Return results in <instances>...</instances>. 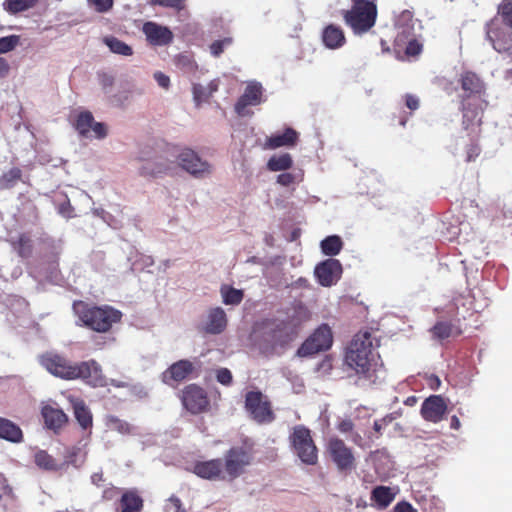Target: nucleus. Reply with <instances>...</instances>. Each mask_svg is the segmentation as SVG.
<instances>
[{"mask_svg": "<svg viewBox=\"0 0 512 512\" xmlns=\"http://www.w3.org/2000/svg\"><path fill=\"white\" fill-rule=\"evenodd\" d=\"M42 366L51 374L63 379H82L92 387H105L108 379L103 375L101 365L95 360L72 363L66 358L48 353L40 359Z\"/></svg>", "mask_w": 512, "mask_h": 512, "instance_id": "f257e3e1", "label": "nucleus"}, {"mask_svg": "<svg viewBox=\"0 0 512 512\" xmlns=\"http://www.w3.org/2000/svg\"><path fill=\"white\" fill-rule=\"evenodd\" d=\"M379 341L368 330L353 336L344 353V364L359 378L370 379L376 371Z\"/></svg>", "mask_w": 512, "mask_h": 512, "instance_id": "f03ea898", "label": "nucleus"}, {"mask_svg": "<svg viewBox=\"0 0 512 512\" xmlns=\"http://www.w3.org/2000/svg\"><path fill=\"white\" fill-rule=\"evenodd\" d=\"M74 310L85 326L97 332L109 331L112 325L122 318V313L119 310L107 305L89 307L79 302L74 304Z\"/></svg>", "mask_w": 512, "mask_h": 512, "instance_id": "7ed1b4c3", "label": "nucleus"}, {"mask_svg": "<svg viewBox=\"0 0 512 512\" xmlns=\"http://www.w3.org/2000/svg\"><path fill=\"white\" fill-rule=\"evenodd\" d=\"M162 152L169 161H177L178 165L195 178H204L212 173V166L190 148H179L165 144Z\"/></svg>", "mask_w": 512, "mask_h": 512, "instance_id": "20e7f679", "label": "nucleus"}, {"mask_svg": "<svg viewBox=\"0 0 512 512\" xmlns=\"http://www.w3.org/2000/svg\"><path fill=\"white\" fill-rule=\"evenodd\" d=\"M344 21L355 34L368 32L377 19V6L374 0L353 2L351 9L343 14Z\"/></svg>", "mask_w": 512, "mask_h": 512, "instance_id": "39448f33", "label": "nucleus"}, {"mask_svg": "<svg viewBox=\"0 0 512 512\" xmlns=\"http://www.w3.org/2000/svg\"><path fill=\"white\" fill-rule=\"evenodd\" d=\"M222 461L226 480L238 478L253 462V444L245 441L242 446L231 447L225 452Z\"/></svg>", "mask_w": 512, "mask_h": 512, "instance_id": "423d86ee", "label": "nucleus"}, {"mask_svg": "<svg viewBox=\"0 0 512 512\" xmlns=\"http://www.w3.org/2000/svg\"><path fill=\"white\" fill-rule=\"evenodd\" d=\"M261 326V346L267 351L276 352L278 348L284 349L294 339V333L286 321L271 319L264 321Z\"/></svg>", "mask_w": 512, "mask_h": 512, "instance_id": "0eeeda50", "label": "nucleus"}, {"mask_svg": "<svg viewBox=\"0 0 512 512\" xmlns=\"http://www.w3.org/2000/svg\"><path fill=\"white\" fill-rule=\"evenodd\" d=\"M289 440L294 452L304 464L315 465L318 462V449L307 427L295 426Z\"/></svg>", "mask_w": 512, "mask_h": 512, "instance_id": "6e6552de", "label": "nucleus"}, {"mask_svg": "<svg viewBox=\"0 0 512 512\" xmlns=\"http://www.w3.org/2000/svg\"><path fill=\"white\" fill-rule=\"evenodd\" d=\"M244 407L250 418L260 425L272 423L276 418L268 396L259 390L246 393Z\"/></svg>", "mask_w": 512, "mask_h": 512, "instance_id": "1a4fd4ad", "label": "nucleus"}, {"mask_svg": "<svg viewBox=\"0 0 512 512\" xmlns=\"http://www.w3.org/2000/svg\"><path fill=\"white\" fill-rule=\"evenodd\" d=\"M333 343V335L327 324L319 326L298 348L297 356L309 357L328 350Z\"/></svg>", "mask_w": 512, "mask_h": 512, "instance_id": "9d476101", "label": "nucleus"}, {"mask_svg": "<svg viewBox=\"0 0 512 512\" xmlns=\"http://www.w3.org/2000/svg\"><path fill=\"white\" fill-rule=\"evenodd\" d=\"M181 402L191 414L205 413L210 408V399L204 388L197 384H189L181 393Z\"/></svg>", "mask_w": 512, "mask_h": 512, "instance_id": "9b49d317", "label": "nucleus"}, {"mask_svg": "<svg viewBox=\"0 0 512 512\" xmlns=\"http://www.w3.org/2000/svg\"><path fill=\"white\" fill-rule=\"evenodd\" d=\"M74 127L81 137L86 139H104L108 130L104 123L95 121L90 111H80L75 119Z\"/></svg>", "mask_w": 512, "mask_h": 512, "instance_id": "f8f14e48", "label": "nucleus"}, {"mask_svg": "<svg viewBox=\"0 0 512 512\" xmlns=\"http://www.w3.org/2000/svg\"><path fill=\"white\" fill-rule=\"evenodd\" d=\"M327 451L339 471L347 472L355 468L354 454L345 442L339 438H331Z\"/></svg>", "mask_w": 512, "mask_h": 512, "instance_id": "ddd939ff", "label": "nucleus"}, {"mask_svg": "<svg viewBox=\"0 0 512 512\" xmlns=\"http://www.w3.org/2000/svg\"><path fill=\"white\" fill-rule=\"evenodd\" d=\"M447 409L446 401L441 395H431L423 401L420 414L428 422L439 423L444 419Z\"/></svg>", "mask_w": 512, "mask_h": 512, "instance_id": "4468645a", "label": "nucleus"}, {"mask_svg": "<svg viewBox=\"0 0 512 512\" xmlns=\"http://www.w3.org/2000/svg\"><path fill=\"white\" fill-rule=\"evenodd\" d=\"M342 275V265L339 260L329 258L319 263L315 268V276L324 287L335 284Z\"/></svg>", "mask_w": 512, "mask_h": 512, "instance_id": "2eb2a0df", "label": "nucleus"}, {"mask_svg": "<svg viewBox=\"0 0 512 512\" xmlns=\"http://www.w3.org/2000/svg\"><path fill=\"white\" fill-rule=\"evenodd\" d=\"M462 103V112H463V120L462 125L465 130H471V133L474 134L473 138H478L480 134V125L482 123V107H479L475 104H471L470 102H465V97L461 100Z\"/></svg>", "mask_w": 512, "mask_h": 512, "instance_id": "dca6fc26", "label": "nucleus"}, {"mask_svg": "<svg viewBox=\"0 0 512 512\" xmlns=\"http://www.w3.org/2000/svg\"><path fill=\"white\" fill-rule=\"evenodd\" d=\"M193 472L198 477L207 480H226L221 458L198 461L194 464Z\"/></svg>", "mask_w": 512, "mask_h": 512, "instance_id": "f3484780", "label": "nucleus"}, {"mask_svg": "<svg viewBox=\"0 0 512 512\" xmlns=\"http://www.w3.org/2000/svg\"><path fill=\"white\" fill-rule=\"evenodd\" d=\"M459 83L461 85L464 94L462 99L465 97V102H469V99L480 100L482 93L484 92V83L478 77V75L471 71H466L461 74Z\"/></svg>", "mask_w": 512, "mask_h": 512, "instance_id": "a211bd4d", "label": "nucleus"}, {"mask_svg": "<svg viewBox=\"0 0 512 512\" xmlns=\"http://www.w3.org/2000/svg\"><path fill=\"white\" fill-rule=\"evenodd\" d=\"M487 37L498 52L512 49V32L492 21L487 28Z\"/></svg>", "mask_w": 512, "mask_h": 512, "instance_id": "6ab92c4d", "label": "nucleus"}, {"mask_svg": "<svg viewBox=\"0 0 512 512\" xmlns=\"http://www.w3.org/2000/svg\"><path fill=\"white\" fill-rule=\"evenodd\" d=\"M41 414L45 425L53 431L60 430L68 421V416L53 402L42 403Z\"/></svg>", "mask_w": 512, "mask_h": 512, "instance_id": "aec40b11", "label": "nucleus"}, {"mask_svg": "<svg viewBox=\"0 0 512 512\" xmlns=\"http://www.w3.org/2000/svg\"><path fill=\"white\" fill-rule=\"evenodd\" d=\"M262 86L259 83H251L247 85L244 93L240 96L235 104V111L239 115H244L248 106H256L261 103Z\"/></svg>", "mask_w": 512, "mask_h": 512, "instance_id": "412c9836", "label": "nucleus"}, {"mask_svg": "<svg viewBox=\"0 0 512 512\" xmlns=\"http://www.w3.org/2000/svg\"><path fill=\"white\" fill-rule=\"evenodd\" d=\"M195 371L194 364L189 360H179L172 364L164 373V380L181 382L190 378Z\"/></svg>", "mask_w": 512, "mask_h": 512, "instance_id": "4be33fe9", "label": "nucleus"}, {"mask_svg": "<svg viewBox=\"0 0 512 512\" xmlns=\"http://www.w3.org/2000/svg\"><path fill=\"white\" fill-rule=\"evenodd\" d=\"M298 141V133L293 128H286L282 134H274L266 138L265 147L276 149L283 146H294Z\"/></svg>", "mask_w": 512, "mask_h": 512, "instance_id": "5701e85b", "label": "nucleus"}, {"mask_svg": "<svg viewBox=\"0 0 512 512\" xmlns=\"http://www.w3.org/2000/svg\"><path fill=\"white\" fill-rule=\"evenodd\" d=\"M74 417L84 430L92 427V413L85 402L79 398H69Z\"/></svg>", "mask_w": 512, "mask_h": 512, "instance_id": "b1692460", "label": "nucleus"}, {"mask_svg": "<svg viewBox=\"0 0 512 512\" xmlns=\"http://www.w3.org/2000/svg\"><path fill=\"white\" fill-rule=\"evenodd\" d=\"M322 41L329 49H338L346 43L343 30L334 24H330L323 29Z\"/></svg>", "mask_w": 512, "mask_h": 512, "instance_id": "393cba45", "label": "nucleus"}, {"mask_svg": "<svg viewBox=\"0 0 512 512\" xmlns=\"http://www.w3.org/2000/svg\"><path fill=\"white\" fill-rule=\"evenodd\" d=\"M226 326L227 317L225 311L220 307L211 309L208 314L206 331L211 334H219L224 331Z\"/></svg>", "mask_w": 512, "mask_h": 512, "instance_id": "a878e982", "label": "nucleus"}, {"mask_svg": "<svg viewBox=\"0 0 512 512\" xmlns=\"http://www.w3.org/2000/svg\"><path fill=\"white\" fill-rule=\"evenodd\" d=\"M396 494L390 487L376 486L371 492V501L379 508H387L395 499Z\"/></svg>", "mask_w": 512, "mask_h": 512, "instance_id": "bb28decb", "label": "nucleus"}, {"mask_svg": "<svg viewBox=\"0 0 512 512\" xmlns=\"http://www.w3.org/2000/svg\"><path fill=\"white\" fill-rule=\"evenodd\" d=\"M143 506L141 497L134 490L125 491L120 499V512H140Z\"/></svg>", "mask_w": 512, "mask_h": 512, "instance_id": "cd10ccee", "label": "nucleus"}, {"mask_svg": "<svg viewBox=\"0 0 512 512\" xmlns=\"http://www.w3.org/2000/svg\"><path fill=\"white\" fill-rule=\"evenodd\" d=\"M0 438L13 443H19L23 439V433L18 425L0 417Z\"/></svg>", "mask_w": 512, "mask_h": 512, "instance_id": "c85d7f7f", "label": "nucleus"}, {"mask_svg": "<svg viewBox=\"0 0 512 512\" xmlns=\"http://www.w3.org/2000/svg\"><path fill=\"white\" fill-rule=\"evenodd\" d=\"M431 333L434 338L438 340H444L453 335L458 336L462 333V331L460 328L456 327L450 322L438 321L431 328Z\"/></svg>", "mask_w": 512, "mask_h": 512, "instance_id": "c756f323", "label": "nucleus"}, {"mask_svg": "<svg viewBox=\"0 0 512 512\" xmlns=\"http://www.w3.org/2000/svg\"><path fill=\"white\" fill-rule=\"evenodd\" d=\"M293 160L290 154L284 153L279 156H272L267 163V168L270 171H285L292 167Z\"/></svg>", "mask_w": 512, "mask_h": 512, "instance_id": "7c9ffc66", "label": "nucleus"}, {"mask_svg": "<svg viewBox=\"0 0 512 512\" xmlns=\"http://www.w3.org/2000/svg\"><path fill=\"white\" fill-rule=\"evenodd\" d=\"M220 292L225 305H239L244 298L243 290L236 289L232 286L223 285Z\"/></svg>", "mask_w": 512, "mask_h": 512, "instance_id": "2f4dec72", "label": "nucleus"}, {"mask_svg": "<svg viewBox=\"0 0 512 512\" xmlns=\"http://www.w3.org/2000/svg\"><path fill=\"white\" fill-rule=\"evenodd\" d=\"M342 247L343 242L337 235L328 236L321 241L322 252L327 256H335L339 254Z\"/></svg>", "mask_w": 512, "mask_h": 512, "instance_id": "473e14b6", "label": "nucleus"}, {"mask_svg": "<svg viewBox=\"0 0 512 512\" xmlns=\"http://www.w3.org/2000/svg\"><path fill=\"white\" fill-rule=\"evenodd\" d=\"M36 0H5L4 9L10 13H19L31 8Z\"/></svg>", "mask_w": 512, "mask_h": 512, "instance_id": "72a5a7b5", "label": "nucleus"}, {"mask_svg": "<svg viewBox=\"0 0 512 512\" xmlns=\"http://www.w3.org/2000/svg\"><path fill=\"white\" fill-rule=\"evenodd\" d=\"M398 416L399 414L397 412H393L385 415L381 419L375 420L373 424L374 433L370 437L378 439L380 436H382V431L394 420H396Z\"/></svg>", "mask_w": 512, "mask_h": 512, "instance_id": "f704fd0d", "label": "nucleus"}, {"mask_svg": "<svg viewBox=\"0 0 512 512\" xmlns=\"http://www.w3.org/2000/svg\"><path fill=\"white\" fill-rule=\"evenodd\" d=\"M105 43L113 53L124 56L132 55V48L117 38L107 37Z\"/></svg>", "mask_w": 512, "mask_h": 512, "instance_id": "c9c22d12", "label": "nucleus"}, {"mask_svg": "<svg viewBox=\"0 0 512 512\" xmlns=\"http://www.w3.org/2000/svg\"><path fill=\"white\" fill-rule=\"evenodd\" d=\"M143 33L151 45H160V27L158 25L152 22H146L143 25Z\"/></svg>", "mask_w": 512, "mask_h": 512, "instance_id": "e433bc0d", "label": "nucleus"}, {"mask_svg": "<svg viewBox=\"0 0 512 512\" xmlns=\"http://www.w3.org/2000/svg\"><path fill=\"white\" fill-rule=\"evenodd\" d=\"M498 15L503 24L512 29V0H502L498 6Z\"/></svg>", "mask_w": 512, "mask_h": 512, "instance_id": "4c0bfd02", "label": "nucleus"}, {"mask_svg": "<svg viewBox=\"0 0 512 512\" xmlns=\"http://www.w3.org/2000/svg\"><path fill=\"white\" fill-rule=\"evenodd\" d=\"M85 461V453L79 447L71 448L66 456L65 463L72 465L76 468L80 467Z\"/></svg>", "mask_w": 512, "mask_h": 512, "instance_id": "58836bf2", "label": "nucleus"}, {"mask_svg": "<svg viewBox=\"0 0 512 512\" xmlns=\"http://www.w3.org/2000/svg\"><path fill=\"white\" fill-rule=\"evenodd\" d=\"M35 462L39 467L44 468L46 470L57 469V465L54 459L45 451H39L38 453H36Z\"/></svg>", "mask_w": 512, "mask_h": 512, "instance_id": "ea45409f", "label": "nucleus"}, {"mask_svg": "<svg viewBox=\"0 0 512 512\" xmlns=\"http://www.w3.org/2000/svg\"><path fill=\"white\" fill-rule=\"evenodd\" d=\"M233 43L232 37H225L223 39L215 40L209 46L210 53L214 57H219L225 50Z\"/></svg>", "mask_w": 512, "mask_h": 512, "instance_id": "a19ab883", "label": "nucleus"}, {"mask_svg": "<svg viewBox=\"0 0 512 512\" xmlns=\"http://www.w3.org/2000/svg\"><path fill=\"white\" fill-rule=\"evenodd\" d=\"M207 92V87H204L201 84H193V100L197 107H199L202 103L209 101L210 95H207Z\"/></svg>", "mask_w": 512, "mask_h": 512, "instance_id": "79ce46f5", "label": "nucleus"}, {"mask_svg": "<svg viewBox=\"0 0 512 512\" xmlns=\"http://www.w3.org/2000/svg\"><path fill=\"white\" fill-rule=\"evenodd\" d=\"M20 42V37L10 35L0 38V54L12 51Z\"/></svg>", "mask_w": 512, "mask_h": 512, "instance_id": "37998d69", "label": "nucleus"}, {"mask_svg": "<svg viewBox=\"0 0 512 512\" xmlns=\"http://www.w3.org/2000/svg\"><path fill=\"white\" fill-rule=\"evenodd\" d=\"M21 177V171L18 168L11 169L8 173L4 174L1 181V186L8 188Z\"/></svg>", "mask_w": 512, "mask_h": 512, "instance_id": "c03bdc74", "label": "nucleus"}, {"mask_svg": "<svg viewBox=\"0 0 512 512\" xmlns=\"http://www.w3.org/2000/svg\"><path fill=\"white\" fill-rule=\"evenodd\" d=\"M141 159L143 161H146L145 164L142 165L141 167V174L144 175V176H149V177H156L157 174H158V164L157 162H153V163H150L148 161V159H146L143 155L141 156Z\"/></svg>", "mask_w": 512, "mask_h": 512, "instance_id": "a18cd8bd", "label": "nucleus"}, {"mask_svg": "<svg viewBox=\"0 0 512 512\" xmlns=\"http://www.w3.org/2000/svg\"><path fill=\"white\" fill-rule=\"evenodd\" d=\"M108 425L111 429L117 430L118 432H120L122 434L130 432L129 424L120 419H117L115 417L109 418Z\"/></svg>", "mask_w": 512, "mask_h": 512, "instance_id": "49530a36", "label": "nucleus"}, {"mask_svg": "<svg viewBox=\"0 0 512 512\" xmlns=\"http://www.w3.org/2000/svg\"><path fill=\"white\" fill-rule=\"evenodd\" d=\"M89 5L93 6L94 9L99 13L109 11L113 6V0H87Z\"/></svg>", "mask_w": 512, "mask_h": 512, "instance_id": "de8ad7c7", "label": "nucleus"}, {"mask_svg": "<svg viewBox=\"0 0 512 512\" xmlns=\"http://www.w3.org/2000/svg\"><path fill=\"white\" fill-rule=\"evenodd\" d=\"M216 379L222 385L229 386L232 383L233 376L229 369L220 368L217 370Z\"/></svg>", "mask_w": 512, "mask_h": 512, "instance_id": "09e8293b", "label": "nucleus"}, {"mask_svg": "<svg viewBox=\"0 0 512 512\" xmlns=\"http://www.w3.org/2000/svg\"><path fill=\"white\" fill-rule=\"evenodd\" d=\"M166 512H187L184 508H182L181 500L177 497H171L168 499L165 505Z\"/></svg>", "mask_w": 512, "mask_h": 512, "instance_id": "8fccbe9b", "label": "nucleus"}, {"mask_svg": "<svg viewBox=\"0 0 512 512\" xmlns=\"http://www.w3.org/2000/svg\"><path fill=\"white\" fill-rule=\"evenodd\" d=\"M108 384H111V385H113L115 387L129 388L130 392L132 394H135V395H138V396H142V392H143L142 388H137L136 386L132 387L126 381H119V380L111 379V380H108Z\"/></svg>", "mask_w": 512, "mask_h": 512, "instance_id": "3c124183", "label": "nucleus"}, {"mask_svg": "<svg viewBox=\"0 0 512 512\" xmlns=\"http://www.w3.org/2000/svg\"><path fill=\"white\" fill-rule=\"evenodd\" d=\"M422 51V45L417 40H411L408 42L405 53L408 56H417Z\"/></svg>", "mask_w": 512, "mask_h": 512, "instance_id": "603ef678", "label": "nucleus"}, {"mask_svg": "<svg viewBox=\"0 0 512 512\" xmlns=\"http://www.w3.org/2000/svg\"><path fill=\"white\" fill-rule=\"evenodd\" d=\"M481 149L478 143L472 142L468 147L466 151V160L468 162L474 161L480 154Z\"/></svg>", "mask_w": 512, "mask_h": 512, "instance_id": "864d4df0", "label": "nucleus"}, {"mask_svg": "<svg viewBox=\"0 0 512 512\" xmlns=\"http://www.w3.org/2000/svg\"><path fill=\"white\" fill-rule=\"evenodd\" d=\"M405 106L411 111H415L420 106L419 98L413 94H405L404 96Z\"/></svg>", "mask_w": 512, "mask_h": 512, "instance_id": "5fc2aeb1", "label": "nucleus"}, {"mask_svg": "<svg viewBox=\"0 0 512 512\" xmlns=\"http://www.w3.org/2000/svg\"><path fill=\"white\" fill-rule=\"evenodd\" d=\"M13 497V490L8 485L6 478L0 474V499L3 497Z\"/></svg>", "mask_w": 512, "mask_h": 512, "instance_id": "6e6d98bb", "label": "nucleus"}, {"mask_svg": "<svg viewBox=\"0 0 512 512\" xmlns=\"http://www.w3.org/2000/svg\"><path fill=\"white\" fill-rule=\"evenodd\" d=\"M295 182V176L292 173L285 172L277 176V183L282 186H290Z\"/></svg>", "mask_w": 512, "mask_h": 512, "instance_id": "4d7b16f0", "label": "nucleus"}, {"mask_svg": "<svg viewBox=\"0 0 512 512\" xmlns=\"http://www.w3.org/2000/svg\"><path fill=\"white\" fill-rule=\"evenodd\" d=\"M162 6L181 11L186 8V0H162Z\"/></svg>", "mask_w": 512, "mask_h": 512, "instance_id": "13d9d810", "label": "nucleus"}, {"mask_svg": "<svg viewBox=\"0 0 512 512\" xmlns=\"http://www.w3.org/2000/svg\"><path fill=\"white\" fill-rule=\"evenodd\" d=\"M31 253V246L29 244V240L26 238H20V247H19V254L22 257H27Z\"/></svg>", "mask_w": 512, "mask_h": 512, "instance_id": "bf43d9fd", "label": "nucleus"}, {"mask_svg": "<svg viewBox=\"0 0 512 512\" xmlns=\"http://www.w3.org/2000/svg\"><path fill=\"white\" fill-rule=\"evenodd\" d=\"M394 512H416V510L410 503L402 501L396 504Z\"/></svg>", "mask_w": 512, "mask_h": 512, "instance_id": "052dcab7", "label": "nucleus"}, {"mask_svg": "<svg viewBox=\"0 0 512 512\" xmlns=\"http://www.w3.org/2000/svg\"><path fill=\"white\" fill-rule=\"evenodd\" d=\"M353 428H354V424H353L352 420H350V419H344L338 425V429L342 433L351 432L353 430Z\"/></svg>", "mask_w": 512, "mask_h": 512, "instance_id": "680f3d73", "label": "nucleus"}, {"mask_svg": "<svg viewBox=\"0 0 512 512\" xmlns=\"http://www.w3.org/2000/svg\"><path fill=\"white\" fill-rule=\"evenodd\" d=\"M172 40H173L172 31L169 28L162 26V45L170 44L172 42Z\"/></svg>", "mask_w": 512, "mask_h": 512, "instance_id": "e2e57ef3", "label": "nucleus"}, {"mask_svg": "<svg viewBox=\"0 0 512 512\" xmlns=\"http://www.w3.org/2000/svg\"><path fill=\"white\" fill-rule=\"evenodd\" d=\"M101 85L106 93L110 92V89L113 85V78L109 75H103L101 77Z\"/></svg>", "mask_w": 512, "mask_h": 512, "instance_id": "0e129e2a", "label": "nucleus"}, {"mask_svg": "<svg viewBox=\"0 0 512 512\" xmlns=\"http://www.w3.org/2000/svg\"><path fill=\"white\" fill-rule=\"evenodd\" d=\"M59 213L66 218L72 217V208L70 206V203L65 202V203L61 204L59 206Z\"/></svg>", "mask_w": 512, "mask_h": 512, "instance_id": "69168bd1", "label": "nucleus"}, {"mask_svg": "<svg viewBox=\"0 0 512 512\" xmlns=\"http://www.w3.org/2000/svg\"><path fill=\"white\" fill-rule=\"evenodd\" d=\"M218 87H219V81L217 79L212 80L207 86V89H208L207 95H210V97H212V95L218 90Z\"/></svg>", "mask_w": 512, "mask_h": 512, "instance_id": "338daca9", "label": "nucleus"}, {"mask_svg": "<svg viewBox=\"0 0 512 512\" xmlns=\"http://www.w3.org/2000/svg\"><path fill=\"white\" fill-rule=\"evenodd\" d=\"M9 71V64L8 62L0 57V78L4 77Z\"/></svg>", "mask_w": 512, "mask_h": 512, "instance_id": "774afa93", "label": "nucleus"}]
</instances>
